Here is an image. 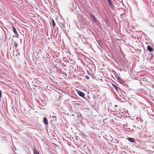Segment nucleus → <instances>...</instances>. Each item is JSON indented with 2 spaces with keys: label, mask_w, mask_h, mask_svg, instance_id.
<instances>
[{
  "label": "nucleus",
  "mask_w": 154,
  "mask_h": 154,
  "mask_svg": "<svg viewBox=\"0 0 154 154\" xmlns=\"http://www.w3.org/2000/svg\"><path fill=\"white\" fill-rule=\"evenodd\" d=\"M108 137H109H109H111V135H108Z\"/></svg>",
  "instance_id": "18"
},
{
  "label": "nucleus",
  "mask_w": 154,
  "mask_h": 154,
  "mask_svg": "<svg viewBox=\"0 0 154 154\" xmlns=\"http://www.w3.org/2000/svg\"><path fill=\"white\" fill-rule=\"evenodd\" d=\"M128 140L131 142H134L135 141V140L134 139L131 138L129 137L128 139Z\"/></svg>",
  "instance_id": "7"
},
{
  "label": "nucleus",
  "mask_w": 154,
  "mask_h": 154,
  "mask_svg": "<svg viewBox=\"0 0 154 154\" xmlns=\"http://www.w3.org/2000/svg\"><path fill=\"white\" fill-rule=\"evenodd\" d=\"M87 73H88V75H90V73H89V71H87Z\"/></svg>",
  "instance_id": "17"
},
{
  "label": "nucleus",
  "mask_w": 154,
  "mask_h": 154,
  "mask_svg": "<svg viewBox=\"0 0 154 154\" xmlns=\"http://www.w3.org/2000/svg\"><path fill=\"white\" fill-rule=\"evenodd\" d=\"M60 25L62 28H63V29H65V23L63 21V22H60Z\"/></svg>",
  "instance_id": "4"
},
{
  "label": "nucleus",
  "mask_w": 154,
  "mask_h": 154,
  "mask_svg": "<svg viewBox=\"0 0 154 154\" xmlns=\"http://www.w3.org/2000/svg\"><path fill=\"white\" fill-rule=\"evenodd\" d=\"M115 89L116 90V91H118V87L116 85H115Z\"/></svg>",
  "instance_id": "14"
},
{
  "label": "nucleus",
  "mask_w": 154,
  "mask_h": 154,
  "mask_svg": "<svg viewBox=\"0 0 154 154\" xmlns=\"http://www.w3.org/2000/svg\"><path fill=\"white\" fill-rule=\"evenodd\" d=\"M147 49L148 51L152 52L153 51V48L151 47L150 45H148L147 47Z\"/></svg>",
  "instance_id": "5"
},
{
  "label": "nucleus",
  "mask_w": 154,
  "mask_h": 154,
  "mask_svg": "<svg viewBox=\"0 0 154 154\" xmlns=\"http://www.w3.org/2000/svg\"><path fill=\"white\" fill-rule=\"evenodd\" d=\"M110 140H112V139H109Z\"/></svg>",
  "instance_id": "22"
},
{
  "label": "nucleus",
  "mask_w": 154,
  "mask_h": 154,
  "mask_svg": "<svg viewBox=\"0 0 154 154\" xmlns=\"http://www.w3.org/2000/svg\"><path fill=\"white\" fill-rule=\"evenodd\" d=\"M12 28L14 32V33L15 34L17 35V36L15 37L17 38H18L19 35L16 29L14 26L12 27Z\"/></svg>",
  "instance_id": "1"
},
{
  "label": "nucleus",
  "mask_w": 154,
  "mask_h": 154,
  "mask_svg": "<svg viewBox=\"0 0 154 154\" xmlns=\"http://www.w3.org/2000/svg\"><path fill=\"white\" fill-rule=\"evenodd\" d=\"M92 19L94 22H97V20L95 17H94L92 18Z\"/></svg>",
  "instance_id": "10"
},
{
  "label": "nucleus",
  "mask_w": 154,
  "mask_h": 154,
  "mask_svg": "<svg viewBox=\"0 0 154 154\" xmlns=\"http://www.w3.org/2000/svg\"><path fill=\"white\" fill-rule=\"evenodd\" d=\"M107 0L108 2L109 3H110V2H112L111 0Z\"/></svg>",
  "instance_id": "16"
},
{
  "label": "nucleus",
  "mask_w": 154,
  "mask_h": 154,
  "mask_svg": "<svg viewBox=\"0 0 154 154\" xmlns=\"http://www.w3.org/2000/svg\"><path fill=\"white\" fill-rule=\"evenodd\" d=\"M46 35H47V36H48V32H47V34H46Z\"/></svg>",
  "instance_id": "20"
},
{
  "label": "nucleus",
  "mask_w": 154,
  "mask_h": 154,
  "mask_svg": "<svg viewBox=\"0 0 154 154\" xmlns=\"http://www.w3.org/2000/svg\"><path fill=\"white\" fill-rule=\"evenodd\" d=\"M78 94L79 96L82 97H85V94L81 91H79L78 92Z\"/></svg>",
  "instance_id": "2"
},
{
  "label": "nucleus",
  "mask_w": 154,
  "mask_h": 154,
  "mask_svg": "<svg viewBox=\"0 0 154 154\" xmlns=\"http://www.w3.org/2000/svg\"><path fill=\"white\" fill-rule=\"evenodd\" d=\"M52 24L53 27H54L55 26V23L53 20H52Z\"/></svg>",
  "instance_id": "9"
},
{
  "label": "nucleus",
  "mask_w": 154,
  "mask_h": 154,
  "mask_svg": "<svg viewBox=\"0 0 154 154\" xmlns=\"http://www.w3.org/2000/svg\"><path fill=\"white\" fill-rule=\"evenodd\" d=\"M43 120L45 124L46 125H48V123L47 117H44Z\"/></svg>",
  "instance_id": "3"
},
{
  "label": "nucleus",
  "mask_w": 154,
  "mask_h": 154,
  "mask_svg": "<svg viewBox=\"0 0 154 154\" xmlns=\"http://www.w3.org/2000/svg\"><path fill=\"white\" fill-rule=\"evenodd\" d=\"M91 18H92L94 17L92 14L91 13L90 15Z\"/></svg>",
  "instance_id": "12"
},
{
  "label": "nucleus",
  "mask_w": 154,
  "mask_h": 154,
  "mask_svg": "<svg viewBox=\"0 0 154 154\" xmlns=\"http://www.w3.org/2000/svg\"><path fill=\"white\" fill-rule=\"evenodd\" d=\"M99 42H101L100 41H99Z\"/></svg>",
  "instance_id": "23"
},
{
  "label": "nucleus",
  "mask_w": 154,
  "mask_h": 154,
  "mask_svg": "<svg viewBox=\"0 0 154 154\" xmlns=\"http://www.w3.org/2000/svg\"><path fill=\"white\" fill-rule=\"evenodd\" d=\"M17 46H18L17 43L16 42H14V44L13 46V47L15 49H16L17 48Z\"/></svg>",
  "instance_id": "6"
},
{
  "label": "nucleus",
  "mask_w": 154,
  "mask_h": 154,
  "mask_svg": "<svg viewBox=\"0 0 154 154\" xmlns=\"http://www.w3.org/2000/svg\"><path fill=\"white\" fill-rule=\"evenodd\" d=\"M2 96V92L0 90V98H1Z\"/></svg>",
  "instance_id": "15"
},
{
  "label": "nucleus",
  "mask_w": 154,
  "mask_h": 154,
  "mask_svg": "<svg viewBox=\"0 0 154 154\" xmlns=\"http://www.w3.org/2000/svg\"><path fill=\"white\" fill-rule=\"evenodd\" d=\"M33 153L34 154H40L38 151L36 149H34L33 150Z\"/></svg>",
  "instance_id": "8"
},
{
  "label": "nucleus",
  "mask_w": 154,
  "mask_h": 154,
  "mask_svg": "<svg viewBox=\"0 0 154 154\" xmlns=\"http://www.w3.org/2000/svg\"><path fill=\"white\" fill-rule=\"evenodd\" d=\"M85 78L87 79H90V77L88 75L86 76Z\"/></svg>",
  "instance_id": "13"
},
{
  "label": "nucleus",
  "mask_w": 154,
  "mask_h": 154,
  "mask_svg": "<svg viewBox=\"0 0 154 154\" xmlns=\"http://www.w3.org/2000/svg\"><path fill=\"white\" fill-rule=\"evenodd\" d=\"M106 24H107V25H109V22H108L107 23H106Z\"/></svg>",
  "instance_id": "19"
},
{
  "label": "nucleus",
  "mask_w": 154,
  "mask_h": 154,
  "mask_svg": "<svg viewBox=\"0 0 154 154\" xmlns=\"http://www.w3.org/2000/svg\"><path fill=\"white\" fill-rule=\"evenodd\" d=\"M109 4L111 8H112L113 7L114 5L112 3V2H110V3H109Z\"/></svg>",
  "instance_id": "11"
},
{
  "label": "nucleus",
  "mask_w": 154,
  "mask_h": 154,
  "mask_svg": "<svg viewBox=\"0 0 154 154\" xmlns=\"http://www.w3.org/2000/svg\"><path fill=\"white\" fill-rule=\"evenodd\" d=\"M106 139L107 140H109V139H108L107 138H106Z\"/></svg>",
  "instance_id": "21"
}]
</instances>
